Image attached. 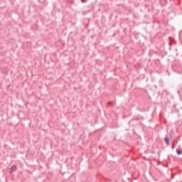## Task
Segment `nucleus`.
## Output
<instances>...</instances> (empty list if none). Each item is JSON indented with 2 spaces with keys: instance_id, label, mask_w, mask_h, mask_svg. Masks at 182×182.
Masks as SVG:
<instances>
[{
  "instance_id": "f257e3e1",
  "label": "nucleus",
  "mask_w": 182,
  "mask_h": 182,
  "mask_svg": "<svg viewBox=\"0 0 182 182\" xmlns=\"http://www.w3.org/2000/svg\"><path fill=\"white\" fill-rule=\"evenodd\" d=\"M11 171H16V166H14L11 167Z\"/></svg>"
},
{
  "instance_id": "f03ea898",
  "label": "nucleus",
  "mask_w": 182,
  "mask_h": 182,
  "mask_svg": "<svg viewBox=\"0 0 182 182\" xmlns=\"http://www.w3.org/2000/svg\"><path fill=\"white\" fill-rule=\"evenodd\" d=\"M164 141L166 143V144H168V138H165Z\"/></svg>"
},
{
  "instance_id": "7ed1b4c3",
  "label": "nucleus",
  "mask_w": 182,
  "mask_h": 182,
  "mask_svg": "<svg viewBox=\"0 0 182 182\" xmlns=\"http://www.w3.org/2000/svg\"><path fill=\"white\" fill-rule=\"evenodd\" d=\"M182 154V151H180V150H177V154Z\"/></svg>"
},
{
  "instance_id": "20e7f679",
  "label": "nucleus",
  "mask_w": 182,
  "mask_h": 182,
  "mask_svg": "<svg viewBox=\"0 0 182 182\" xmlns=\"http://www.w3.org/2000/svg\"><path fill=\"white\" fill-rule=\"evenodd\" d=\"M82 2H84V1H83V0H82Z\"/></svg>"
}]
</instances>
